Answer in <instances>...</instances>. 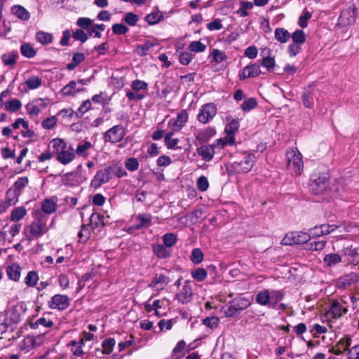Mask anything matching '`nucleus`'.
Segmentation results:
<instances>
[{"instance_id": "f257e3e1", "label": "nucleus", "mask_w": 359, "mask_h": 359, "mask_svg": "<svg viewBox=\"0 0 359 359\" xmlns=\"http://www.w3.org/2000/svg\"><path fill=\"white\" fill-rule=\"evenodd\" d=\"M49 147H52L53 153L56 154L57 161L62 165H68L76 158L74 149L72 145L68 146L64 139H53L50 142Z\"/></svg>"}, {"instance_id": "f03ea898", "label": "nucleus", "mask_w": 359, "mask_h": 359, "mask_svg": "<svg viewBox=\"0 0 359 359\" xmlns=\"http://www.w3.org/2000/svg\"><path fill=\"white\" fill-rule=\"evenodd\" d=\"M48 231L47 218L41 212H36L34 219L23 230L25 238L29 241L36 240Z\"/></svg>"}, {"instance_id": "7ed1b4c3", "label": "nucleus", "mask_w": 359, "mask_h": 359, "mask_svg": "<svg viewBox=\"0 0 359 359\" xmlns=\"http://www.w3.org/2000/svg\"><path fill=\"white\" fill-rule=\"evenodd\" d=\"M284 297L282 290L264 289L259 291L255 297V302L260 306H267L271 309H276Z\"/></svg>"}, {"instance_id": "20e7f679", "label": "nucleus", "mask_w": 359, "mask_h": 359, "mask_svg": "<svg viewBox=\"0 0 359 359\" xmlns=\"http://www.w3.org/2000/svg\"><path fill=\"white\" fill-rule=\"evenodd\" d=\"M353 226L348 223H341L337 224H323L319 226H316L310 229L308 234L311 237H320L322 236L330 234L335 230L339 229V233L349 232L351 231Z\"/></svg>"}, {"instance_id": "39448f33", "label": "nucleus", "mask_w": 359, "mask_h": 359, "mask_svg": "<svg viewBox=\"0 0 359 359\" xmlns=\"http://www.w3.org/2000/svg\"><path fill=\"white\" fill-rule=\"evenodd\" d=\"M287 166L296 176L302 174L304 169L302 156L297 147H292L287 151Z\"/></svg>"}, {"instance_id": "423d86ee", "label": "nucleus", "mask_w": 359, "mask_h": 359, "mask_svg": "<svg viewBox=\"0 0 359 359\" xmlns=\"http://www.w3.org/2000/svg\"><path fill=\"white\" fill-rule=\"evenodd\" d=\"M329 185V175L327 172H323L311 175L309 188L314 194H321L328 189Z\"/></svg>"}, {"instance_id": "0eeeda50", "label": "nucleus", "mask_w": 359, "mask_h": 359, "mask_svg": "<svg viewBox=\"0 0 359 359\" xmlns=\"http://www.w3.org/2000/svg\"><path fill=\"white\" fill-rule=\"evenodd\" d=\"M251 300L245 297H238L229 302L224 309L226 317H233L238 315L243 310L249 307Z\"/></svg>"}, {"instance_id": "6e6552de", "label": "nucleus", "mask_w": 359, "mask_h": 359, "mask_svg": "<svg viewBox=\"0 0 359 359\" xmlns=\"http://www.w3.org/2000/svg\"><path fill=\"white\" fill-rule=\"evenodd\" d=\"M130 86L132 90H126V95L130 101L141 100L146 97V93L144 91H147L148 88L147 82L136 79L131 83Z\"/></svg>"}, {"instance_id": "1a4fd4ad", "label": "nucleus", "mask_w": 359, "mask_h": 359, "mask_svg": "<svg viewBox=\"0 0 359 359\" xmlns=\"http://www.w3.org/2000/svg\"><path fill=\"white\" fill-rule=\"evenodd\" d=\"M126 135V128L118 124L112 126L103 133L104 143L116 144L121 142Z\"/></svg>"}, {"instance_id": "9d476101", "label": "nucleus", "mask_w": 359, "mask_h": 359, "mask_svg": "<svg viewBox=\"0 0 359 359\" xmlns=\"http://www.w3.org/2000/svg\"><path fill=\"white\" fill-rule=\"evenodd\" d=\"M29 179L27 177H20L13 183V184L7 190L6 196L10 198V201L17 203L18 198L22 194L25 188L28 186Z\"/></svg>"}, {"instance_id": "9b49d317", "label": "nucleus", "mask_w": 359, "mask_h": 359, "mask_svg": "<svg viewBox=\"0 0 359 359\" xmlns=\"http://www.w3.org/2000/svg\"><path fill=\"white\" fill-rule=\"evenodd\" d=\"M347 311V308L343 306L340 302L337 301L332 302L329 309L325 313V318L330 327L332 328V323L346 313Z\"/></svg>"}, {"instance_id": "f8f14e48", "label": "nucleus", "mask_w": 359, "mask_h": 359, "mask_svg": "<svg viewBox=\"0 0 359 359\" xmlns=\"http://www.w3.org/2000/svg\"><path fill=\"white\" fill-rule=\"evenodd\" d=\"M217 111L215 104L212 102L205 104L199 109L197 120L203 124H206L215 116Z\"/></svg>"}, {"instance_id": "ddd939ff", "label": "nucleus", "mask_w": 359, "mask_h": 359, "mask_svg": "<svg viewBox=\"0 0 359 359\" xmlns=\"http://www.w3.org/2000/svg\"><path fill=\"white\" fill-rule=\"evenodd\" d=\"M310 240L308 233L303 231H292L287 233L282 240V244L285 245H299L306 243Z\"/></svg>"}, {"instance_id": "4468645a", "label": "nucleus", "mask_w": 359, "mask_h": 359, "mask_svg": "<svg viewBox=\"0 0 359 359\" xmlns=\"http://www.w3.org/2000/svg\"><path fill=\"white\" fill-rule=\"evenodd\" d=\"M256 159L254 154H248L245 155L242 160L233 162L232 166L237 172H248L252 168Z\"/></svg>"}, {"instance_id": "2eb2a0df", "label": "nucleus", "mask_w": 359, "mask_h": 359, "mask_svg": "<svg viewBox=\"0 0 359 359\" xmlns=\"http://www.w3.org/2000/svg\"><path fill=\"white\" fill-rule=\"evenodd\" d=\"M25 312V308L23 304H19L15 305V306L11 309V311L8 312L7 316V322L4 324L0 325V330H6L8 324H17L21 320V316Z\"/></svg>"}, {"instance_id": "dca6fc26", "label": "nucleus", "mask_w": 359, "mask_h": 359, "mask_svg": "<svg viewBox=\"0 0 359 359\" xmlns=\"http://www.w3.org/2000/svg\"><path fill=\"white\" fill-rule=\"evenodd\" d=\"M194 297L192 284L190 281L186 280L182 287L176 293L175 298L179 303L186 304L190 303Z\"/></svg>"}, {"instance_id": "f3484780", "label": "nucleus", "mask_w": 359, "mask_h": 359, "mask_svg": "<svg viewBox=\"0 0 359 359\" xmlns=\"http://www.w3.org/2000/svg\"><path fill=\"white\" fill-rule=\"evenodd\" d=\"M48 106V100L43 98L34 99L28 102L25 108L27 114L32 117L37 116Z\"/></svg>"}, {"instance_id": "a211bd4d", "label": "nucleus", "mask_w": 359, "mask_h": 359, "mask_svg": "<svg viewBox=\"0 0 359 359\" xmlns=\"http://www.w3.org/2000/svg\"><path fill=\"white\" fill-rule=\"evenodd\" d=\"M189 118V114L187 110H181L177 117L172 118L168 121V127L171 130V132L180 131L187 123Z\"/></svg>"}, {"instance_id": "6ab92c4d", "label": "nucleus", "mask_w": 359, "mask_h": 359, "mask_svg": "<svg viewBox=\"0 0 359 359\" xmlns=\"http://www.w3.org/2000/svg\"><path fill=\"white\" fill-rule=\"evenodd\" d=\"M111 166L99 170L91 181V186L94 188H98L109 182L111 178Z\"/></svg>"}, {"instance_id": "aec40b11", "label": "nucleus", "mask_w": 359, "mask_h": 359, "mask_svg": "<svg viewBox=\"0 0 359 359\" xmlns=\"http://www.w3.org/2000/svg\"><path fill=\"white\" fill-rule=\"evenodd\" d=\"M227 124L225 127L226 137L229 142V145H233L235 144V135L238 131L240 123L239 121L236 118H231L230 117L226 118Z\"/></svg>"}, {"instance_id": "412c9836", "label": "nucleus", "mask_w": 359, "mask_h": 359, "mask_svg": "<svg viewBox=\"0 0 359 359\" xmlns=\"http://www.w3.org/2000/svg\"><path fill=\"white\" fill-rule=\"evenodd\" d=\"M135 224L129 228L130 231L149 228L152 224V216L150 214H138L134 217Z\"/></svg>"}, {"instance_id": "4be33fe9", "label": "nucleus", "mask_w": 359, "mask_h": 359, "mask_svg": "<svg viewBox=\"0 0 359 359\" xmlns=\"http://www.w3.org/2000/svg\"><path fill=\"white\" fill-rule=\"evenodd\" d=\"M69 305V297L63 294H55L48 302V306L52 309L62 311Z\"/></svg>"}, {"instance_id": "5701e85b", "label": "nucleus", "mask_w": 359, "mask_h": 359, "mask_svg": "<svg viewBox=\"0 0 359 359\" xmlns=\"http://www.w3.org/2000/svg\"><path fill=\"white\" fill-rule=\"evenodd\" d=\"M261 74L262 70L259 65L257 63H251L242 69L241 72L238 75V77L240 80L243 81L249 78L257 77Z\"/></svg>"}, {"instance_id": "b1692460", "label": "nucleus", "mask_w": 359, "mask_h": 359, "mask_svg": "<svg viewBox=\"0 0 359 359\" xmlns=\"http://www.w3.org/2000/svg\"><path fill=\"white\" fill-rule=\"evenodd\" d=\"M24 77V85L29 90H33L41 88L44 82L43 77L41 75L27 74Z\"/></svg>"}, {"instance_id": "393cba45", "label": "nucleus", "mask_w": 359, "mask_h": 359, "mask_svg": "<svg viewBox=\"0 0 359 359\" xmlns=\"http://www.w3.org/2000/svg\"><path fill=\"white\" fill-rule=\"evenodd\" d=\"M169 278L163 274H156L149 284V287L154 291L163 290L169 283Z\"/></svg>"}, {"instance_id": "a878e982", "label": "nucleus", "mask_w": 359, "mask_h": 359, "mask_svg": "<svg viewBox=\"0 0 359 359\" xmlns=\"http://www.w3.org/2000/svg\"><path fill=\"white\" fill-rule=\"evenodd\" d=\"M355 20V8L353 6H349L348 8L344 9L339 18V22L344 25L352 24Z\"/></svg>"}, {"instance_id": "bb28decb", "label": "nucleus", "mask_w": 359, "mask_h": 359, "mask_svg": "<svg viewBox=\"0 0 359 359\" xmlns=\"http://www.w3.org/2000/svg\"><path fill=\"white\" fill-rule=\"evenodd\" d=\"M271 50L269 48H265L262 51L263 57L261 65L266 68L268 72H272L276 66L275 59L271 56Z\"/></svg>"}, {"instance_id": "cd10ccee", "label": "nucleus", "mask_w": 359, "mask_h": 359, "mask_svg": "<svg viewBox=\"0 0 359 359\" xmlns=\"http://www.w3.org/2000/svg\"><path fill=\"white\" fill-rule=\"evenodd\" d=\"M18 58L19 54L17 50H12L5 53L1 56V60L4 65L11 69L13 68V67L15 65Z\"/></svg>"}, {"instance_id": "c85d7f7f", "label": "nucleus", "mask_w": 359, "mask_h": 359, "mask_svg": "<svg viewBox=\"0 0 359 359\" xmlns=\"http://www.w3.org/2000/svg\"><path fill=\"white\" fill-rule=\"evenodd\" d=\"M83 91L84 88L79 87L76 81H71L62 88L61 93L64 96H71Z\"/></svg>"}, {"instance_id": "c756f323", "label": "nucleus", "mask_w": 359, "mask_h": 359, "mask_svg": "<svg viewBox=\"0 0 359 359\" xmlns=\"http://www.w3.org/2000/svg\"><path fill=\"white\" fill-rule=\"evenodd\" d=\"M57 199L56 197L46 198L41 202V210L44 213L52 214L57 209Z\"/></svg>"}, {"instance_id": "7c9ffc66", "label": "nucleus", "mask_w": 359, "mask_h": 359, "mask_svg": "<svg viewBox=\"0 0 359 359\" xmlns=\"http://www.w3.org/2000/svg\"><path fill=\"white\" fill-rule=\"evenodd\" d=\"M92 148L93 144L91 142L87 140H84L78 144L76 149H74V153L76 156L87 158L89 155L88 151Z\"/></svg>"}, {"instance_id": "2f4dec72", "label": "nucleus", "mask_w": 359, "mask_h": 359, "mask_svg": "<svg viewBox=\"0 0 359 359\" xmlns=\"http://www.w3.org/2000/svg\"><path fill=\"white\" fill-rule=\"evenodd\" d=\"M11 13L22 21H27L30 18L29 11L21 5H14L11 8Z\"/></svg>"}, {"instance_id": "473e14b6", "label": "nucleus", "mask_w": 359, "mask_h": 359, "mask_svg": "<svg viewBox=\"0 0 359 359\" xmlns=\"http://www.w3.org/2000/svg\"><path fill=\"white\" fill-rule=\"evenodd\" d=\"M84 345V339H80L79 340H72L68 344V346L70 347V351L74 356L81 357L84 353L83 351Z\"/></svg>"}, {"instance_id": "72a5a7b5", "label": "nucleus", "mask_w": 359, "mask_h": 359, "mask_svg": "<svg viewBox=\"0 0 359 359\" xmlns=\"http://www.w3.org/2000/svg\"><path fill=\"white\" fill-rule=\"evenodd\" d=\"M153 252L159 259H165L170 256L171 250L169 248L163 244H154Z\"/></svg>"}, {"instance_id": "f704fd0d", "label": "nucleus", "mask_w": 359, "mask_h": 359, "mask_svg": "<svg viewBox=\"0 0 359 359\" xmlns=\"http://www.w3.org/2000/svg\"><path fill=\"white\" fill-rule=\"evenodd\" d=\"M209 58L210 59L211 63L218 65L225 62L228 57L224 51L214 48L212 50H211Z\"/></svg>"}, {"instance_id": "c9c22d12", "label": "nucleus", "mask_w": 359, "mask_h": 359, "mask_svg": "<svg viewBox=\"0 0 359 359\" xmlns=\"http://www.w3.org/2000/svg\"><path fill=\"white\" fill-rule=\"evenodd\" d=\"M198 154L205 161H210L215 154L214 147L211 145L201 146L197 149Z\"/></svg>"}, {"instance_id": "e433bc0d", "label": "nucleus", "mask_w": 359, "mask_h": 359, "mask_svg": "<svg viewBox=\"0 0 359 359\" xmlns=\"http://www.w3.org/2000/svg\"><path fill=\"white\" fill-rule=\"evenodd\" d=\"M6 273L9 279L18 281L20 278L21 267L19 264H13L8 266Z\"/></svg>"}, {"instance_id": "4c0bfd02", "label": "nucleus", "mask_w": 359, "mask_h": 359, "mask_svg": "<svg viewBox=\"0 0 359 359\" xmlns=\"http://www.w3.org/2000/svg\"><path fill=\"white\" fill-rule=\"evenodd\" d=\"M274 37L278 42L285 43L290 39V34L285 28L278 27L274 31Z\"/></svg>"}, {"instance_id": "58836bf2", "label": "nucleus", "mask_w": 359, "mask_h": 359, "mask_svg": "<svg viewBox=\"0 0 359 359\" xmlns=\"http://www.w3.org/2000/svg\"><path fill=\"white\" fill-rule=\"evenodd\" d=\"M27 211L25 207L20 206L15 208L11 212L10 218L13 222H19L27 215Z\"/></svg>"}, {"instance_id": "ea45409f", "label": "nucleus", "mask_w": 359, "mask_h": 359, "mask_svg": "<svg viewBox=\"0 0 359 359\" xmlns=\"http://www.w3.org/2000/svg\"><path fill=\"white\" fill-rule=\"evenodd\" d=\"M62 183L67 187H74L78 184L77 175L74 172H67L62 176Z\"/></svg>"}, {"instance_id": "a19ab883", "label": "nucleus", "mask_w": 359, "mask_h": 359, "mask_svg": "<svg viewBox=\"0 0 359 359\" xmlns=\"http://www.w3.org/2000/svg\"><path fill=\"white\" fill-rule=\"evenodd\" d=\"M164 19L163 12L156 11L145 16V21L149 25H156Z\"/></svg>"}, {"instance_id": "79ce46f5", "label": "nucleus", "mask_w": 359, "mask_h": 359, "mask_svg": "<svg viewBox=\"0 0 359 359\" xmlns=\"http://www.w3.org/2000/svg\"><path fill=\"white\" fill-rule=\"evenodd\" d=\"M186 347V343L184 340L180 341L172 351L170 359H180L184 355V351Z\"/></svg>"}, {"instance_id": "37998d69", "label": "nucleus", "mask_w": 359, "mask_h": 359, "mask_svg": "<svg viewBox=\"0 0 359 359\" xmlns=\"http://www.w3.org/2000/svg\"><path fill=\"white\" fill-rule=\"evenodd\" d=\"M53 39V35L48 32L39 31L36 34V39L37 42L42 45H48L52 43Z\"/></svg>"}, {"instance_id": "c03bdc74", "label": "nucleus", "mask_w": 359, "mask_h": 359, "mask_svg": "<svg viewBox=\"0 0 359 359\" xmlns=\"http://www.w3.org/2000/svg\"><path fill=\"white\" fill-rule=\"evenodd\" d=\"M5 109L9 112L15 113L22 107V102L17 98H13L4 103Z\"/></svg>"}, {"instance_id": "a18cd8bd", "label": "nucleus", "mask_w": 359, "mask_h": 359, "mask_svg": "<svg viewBox=\"0 0 359 359\" xmlns=\"http://www.w3.org/2000/svg\"><path fill=\"white\" fill-rule=\"evenodd\" d=\"M254 6V4L251 1H241L240 2V7L236 11V13L241 17H246L249 15L248 11L251 10Z\"/></svg>"}, {"instance_id": "49530a36", "label": "nucleus", "mask_w": 359, "mask_h": 359, "mask_svg": "<svg viewBox=\"0 0 359 359\" xmlns=\"http://www.w3.org/2000/svg\"><path fill=\"white\" fill-rule=\"evenodd\" d=\"M174 132H170L165 135V144L169 149H177L180 148L178 146L179 139L172 138Z\"/></svg>"}, {"instance_id": "de8ad7c7", "label": "nucleus", "mask_w": 359, "mask_h": 359, "mask_svg": "<svg viewBox=\"0 0 359 359\" xmlns=\"http://www.w3.org/2000/svg\"><path fill=\"white\" fill-rule=\"evenodd\" d=\"M85 59V55L82 53H74L72 56L71 62L67 65L68 70L74 69L79 64H81Z\"/></svg>"}, {"instance_id": "09e8293b", "label": "nucleus", "mask_w": 359, "mask_h": 359, "mask_svg": "<svg viewBox=\"0 0 359 359\" xmlns=\"http://www.w3.org/2000/svg\"><path fill=\"white\" fill-rule=\"evenodd\" d=\"M290 38L292 40V43H297L300 46L304 44L306 39V34L302 29H296L292 34H290Z\"/></svg>"}, {"instance_id": "8fccbe9b", "label": "nucleus", "mask_w": 359, "mask_h": 359, "mask_svg": "<svg viewBox=\"0 0 359 359\" xmlns=\"http://www.w3.org/2000/svg\"><path fill=\"white\" fill-rule=\"evenodd\" d=\"M39 277L36 271H30L25 278V283L27 287H34L39 281Z\"/></svg>"}, {"instance_id": "3c124183", "label": "nucleus", "mask_w": 359, "mask_h": 359, "mask_svg": "<svg viewBox=\"0 0 359 359\" xmlns=\"http://www.w3.org/2000/svg\"><path fill=\"white\" fill-rule=\"evenodd\" d=\"M20 53L24 57L27 58H32L36 54V51L34 47L27 43H25L21 45Z\"/></svg>"}, {"instance_id": "603ef678", "label": "nucleus", "mask_w": 359, "mask_h": 359, "mask_svg": "<svg viewBox=\"0 0 359 359\" xmlns=\"http://www.w3.org/2000/svg\"><path fill=\"white\" fill-rule=\"evenodd\" d=\"M188 49L191 53H203L206 50V45L201 41H193L189 44Z\"/></svg>"}, {"instance_id": "864d4df0", "label": "nucleus", "mask_w": 359, "mask_h": 359, "mask_svg": "<svg viewBox=\"0 0 359 359\" xmlns=\"http://www.w3.org/2000/svg\"><path fill=\"white\" fill-rule=\"evenodd\" d=\"M104 217L97 212H93L90 217V224L95 229L104 225Z\"/></svg>"}, {"instance_id": "5fc2aeb1", "label": "nucleus", "mask_w": 359, "mask_h": 359, "mask_svg": "<svg viewBox=\"0 0 359 359\" xmlns=\"http://www.w3.org/2000/svg\"><path fill=\"white\" fill-rule=\"evenodd\" d=\"M116 344V341L114 338H108L102 342V353L105 355L110 354Z\"/></svg>"}, {"instance_id": "6e6d98bb", "label": "nucleus", "mask_w": 359, "mask_h": 359, "mask_svg": "<svg viewBox=\"0 0 359 359\" xmlns=\"http://www.w3.org/2000/svg\"><path fill=\"white\" fill-rule=\"evenodd\" d=\"M341 262V257L337 253H330L324 257V262L328 266L336 265Z\"/></svg>"}, {"instance_id": "4d7b16f0", "label": "nucleus", "mask_w": 359, "mask_h": 359, "mask_svg": "<svg viewBox=\"0 0 359 359\" xmlns=\"http://www.w3.org/2000/svg\"><path fill=\"white\" fill-rule=\"evenodd\" d=\"M154 47V43L151 41H146L142 44H139L136 48V52L140 56H145L149 50Z\"/></svg>"}, {"instance_id": "13d9d810", "label": "nucleus", "mask_w": 359, "mask_h": 359, "mask_svg": "<svg viewBox=\"0 0 359 359\" xmlns=\"http://www.w3.org/2000/svg\"><path fill=\"white\" fill-rule=\"evenodd\" d=\"M57 121L58 119L56 116H51L45 118L41 122V127L46 130L53 129L56 126Z\"/></svg>"}, {"instance_id": "bf43d9fd", "label": "nucleus", "mask_w": 359, "mask_h": 359, "mask_svg": "<svg viewBox=\"0 0 359 359\" xmlns=\"http://www.w3.org/2000/svg\"><path fill=\"white\" fill-rule=\"evenodd\" d=\"M192 278L199 282L204 280L207 277V271L203 268H197L191 273Z\"/></svg>"}, {"instance_id": "052dcab7", "label": "nucleus", "mask_w": 359, "mask_h": 359, "mask_svg": "<svg viewBox=\"0 0 359 359\" xmlns=\"http://www.w3.org/2000/svg\"><path fill=\"white\" fill-rule=\"evenodd\" d=\"M162 239L163 245L169 248L173 246L177 242V236L172 233H167L164 234Z\"/></svg>"}, {"instance_id": "680f3d73", "label": "nucleus", "mask_w": 359, "mask_h": 359, "mask_svg": "<svg viewBox=\"0 0 359 359\" xmlns=\"http://www.w3.org/2000/svg\"><path fill=\"white\" fill-rule=\"evenodd\" d=\"M310 332L313 337L317 338L319 337L320 334L326 333L327 332V328L326 326L316 323L312 325Z\"/></svg>"}, {"instance_id": "e2e57ef3", "label": "nucleus", "mask_w": 359, "mask_h": 359, "mask_svg": "<svg viewBox=\"0 0 359 359\" xmlns=\"http://www.w3.org/2000/svg\"><path fill=\"white\" fill-rule=\"evenodd\" d=\"M105 27H106L104 24H96L88 30V33L90 36L96 38H100L102 36L101 32H103L105 29Z\"/></svg>"}, {"instance_id": "0e129e2a", "label": "nucleus", "mask_w": 359, "mask_h": 359, "mask_svg": "<svg viewBox=\"0 0 359 359\" xmlns=\"http://www.w3.org/2000/svg\"><path fill=\"white\" fill-rule=\"evenodd\" d=\"M351 337L349 336H345L341 338L336 345L337 347L341 348L344 351H348L349 346L351 345Z\"/></svg>"}, {"instance_id": "69168bd1", "label": "nucleus", "mask_w": 359, "mask_h": 359, "mask_svg": "<svg viewBox=\"0 0 359 359\" xmlns=\"http://www.w3.org/2000/svg\"><path fill=\"white\" fill-rule=\"evenodd\" d=\"M257 105V102L255 98L250 97L245 100L241 105V109L244 111H250L255 109Z\"/></svg>"}, {"instance_id": "338daca9", "label": "nucleus", "mask_w": 359, "mask_h": 359, "mask_svg": "<svg viewBox=\"0 0 359 359\" xmlns=\"http://www.w3.org/2000/svg\"><path fill=\"white\" fill-rule=\"evenodd\" d=\"M79 236V241L81 243H85L86 242L90 236V232L88 226L86 225H82L81 227V229L78 233Z\"/></svg>"}, {"instance_id": "774afa93", "label": "nucleus", "mask_w": 359, "mask_h": 359, "mask_svg": "<svg viewBox=\"0 0 359 359\" xmlns=\"http://www.w3.org/2000/svg\"><path fill=\"white\" fill-rule=\"evenodd\" d=\"M194 58V55L191 52H181L179 55V62L182 65H188Z\"/></svg>"}]
</instances>
